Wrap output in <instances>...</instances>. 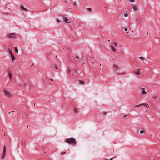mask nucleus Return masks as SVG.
I'll use <instances>...</instances> for the list:
<instances>
[{
    "label": "nucleus",
    "mask_w": 160,
    "mask_h": 160,
    "mask_svg": "<svg viewBox=\"0 0 160 160\" xmlns=\"http://www.w3.org/2000/svg\"><path fill=\"white\" fill-rule=\"evenodd\" d=\"M128 1L129 2H135L134 0H128Z\"/></svg>",
    "instance_id": "25"
},
{
    "label": "nucleus",
    "mask_w": 160,
    "mask_h": 160,
    "mask_svg": "<svg viewBox=\"0 0 160 160\" xmlns=\"http://www.w3.org/2000/svg\"><path fill=\"white\" fill-rule=\"evenodd\" d=\"M36 104V103H34V105H36V104Z\"/></svg>",
    "instance_id": "48"
},
{
    "label": "nucleus",
    "mask_w": 160,
    "mask_h": 160,
    "mask_svg": "<svg viewBox=\"0 0 160 160\" xmlns=\"http://www.w3.org/2000/svg\"><path fill=\"white\" fill-rule=\"evenodd\" d=\"M141 89L142 90V92L143 94H145L147 93V92L145 91L144 88H141Z\"/></svg>",
    "instance_id": "9"
},
{
    "label": "nucleus",
    "mask_w": 160,
    "mask_h": 160,
    "mask_svg": "<svg viewBox=\"0 0 160 160\" xmlns=\"http://www.w3.org/2000/svg\"><path fill=\"white\" fill-rule=\"evenodd\" d=\"M64 49L63 48H61V49H60V51H62V52H63V50H64Z\"/></svg>",
    "instance_id": "32"
},
{
    "label": "nucleus",
    "mask_w": 160,
    "mask_h": 160,
    "mask_svg": "<svg viewBox=\"0 0 160 160\" xmlns=\"http://www.w3.org/2000/svg\"><path fill=\"white\" fill-rule=\"evenodd\" d=\"M87 9L88 11L89 12H91L92 11V8H87Z\"/></svg>",
    "instance_id": "21"
},
{
    "label": "nucleus",
    "mask_w": 160,
    "mask_h": 160,
    "mask_svg": "<svg viewBox=\"0 0 160 160\" xmlns=\"http://www.w3.org/2000/svg\"><path fill=\"white\" fill-rule=\"evenodd\" d=\"M18 35L14 33H11L7 35V37L9 38L16 39Z\"/></svg>",
    "instance_id": "3"
},
{
    "label": "nucleus",
    "mask_w": 160,
    "mask_h": 160,
    "mask_svg": "<svg viewBox=\"0 0 160 160\" xmlns=\"http://www.w3.org/2000/svg\"><path fill=\"white\" fill-rule=\"evenodd\" d=\"M128 28H124V30L125 31H127L128 30Z\"/></svg>",
    "instance_id": "29"
},
{
    "label": "nucleus",
    "mask_w": 160,
    "mask_h": 160,
    "mask_svg": "<svg viewBox=\"0 0 160 160\" xmlns=\"http://www.w3.org/2000/svg\"><path fill=\"white\" fill-rule=\"evenodd\" d=\"M139 59H141V60H145V58H144L142 57H139Z\"/></svg>",
    "instance_id": "22"
},
{
    "label": "nucleus",
    "mask_w": 160,
    "mask_h": 160,
    "mask_svg": "<svg viewBox=\"0 0 160 160\" xmlns=\"http://www.w3.org/2000/svg\"><path fill=\"white\" fill-rule=\"evenodd\" d=\"M71 70H70V69L69 68H68L67 70V72L69 74L70 72H71Z\"/></svg>",
    "instance_id": "23"
},
{
    "label": "nucleus",
    "mask_w": 160,
    "mask_h": 160,
    "mask_svg": "<svg viewBox=\"0 0 160 160\" xmlns=\"http://www.w3.org/2000/svg\"><path fill=\"white\" fill-rule=\"evenodd\" d=\"M102 113L103 114V115L104 116L106 115L107 114V113L106 112H102Z\"/></svg>",
    "instance_id": "26"
},
{
    "label": "nucleus",
    "mask_w": 160,
    "mask_h": 160,
    "mask_svg": "<svg viewBox=\"0 0 160 160\" xmlns=\"http://www.w3.org/2000/svg\"><path fill=\"white\" fill-rule=\"evenodd\" d=\"M32 65H34V63H32Z\"/></svg>",
    "instance_id": "43"
},
{
    "label": "nucleus",
    "mask_w": 160,
    "mask_h": 160,
    "mask_svg": "<svg viewBox=\"0 0 160 160\" xmlns=\"http://www.w3.org/2000/svg\"><path fill=\"white\" fill-rule=\"evenodd\" d=\"M92 63L93 64H94V62H92Z\"/></svg>",
    "instance_id": "50"
},
{
    "label": "nucleus",
    "mask_w": 160,
    "mask_h": 160,
    "mask_svg": "<svg viewBox=\"0 0 160 160\" xmlns=\"http://www.w3.org/2000/svg\"><path fill=\"white\" fill-rule=\"evenodd\" d=\"M10 56L12 61H14L15 59V57H14L13 54L11 55Z\"/></svg>",
    "instance_id": "15"
},
{
    "label": "nucleus",
    "mask_w": 160,
    "mask_h": 160,
    "mask_svg": "<svg viewBox=\"0 0 160 160\" xmlns=\"http://www.w3.org/2000/svg\"><path fill=\"white\" fill-rule=\"evenodd\" d=\"M79 82L82 85H84L85 84V82H84V81L80 80H78Z\"/></svg>",
    "instance_id": "11"
},
{
    "label": "nucleus",
    "mask_w": 160,
    "mask_h": 160,
    "mask_svg": "<svg viewBox=\"0 0 160 160\" xmlns=\"http://www.w3.org/2000/svg\"><path fill=\"white\" fill-rule=\"evenodd\" d=\"M3 91L6 96L8 97H10L11 96V94L7 90L4 89Z\"/></svg>",
    "instance_id": "4"
},
{
    "label": "nucleus",
    "mask_w": 160,
    "mask_h": 160,
    "mask_svg": "<svg viewBox=\"0 0 160 160\" xmlns=\"http://www.w3.org/2000/svg\"><path fill=\"white\" fill-rule=\"evenodd\" d=\"M108 43H109L110 42V40H108Z\"/></svg>",
    "instance_id": "42"
},
{
    "label": "nucleus",
    "mask_w": 160,
    "mask_h": 160,
    "mask_svg": "<svg viewBox=\"0 0 160 160\" xmlns=\"http://www.w3.org/2000/svg\"><path fill=\"white\" fill-rule=\"evenodd\" d=\"M146 104V103H142V104H140V105H135V107H139V106H142V105H144L145 106Z\"/></svg>",
    "instance_id": "14"
},
{
    "label": "nucleus",
    "mask_w": 160,
    "mask_h": 160,
    "mask_svg": "<svg viewBox=\"0 0 160 160\" xmlns=\"http://www.w3.org/2000/svg\"><path fill=\"white\" fill-rule=\"evenodd\" d=\"M57 20L58 22L59 23L60 22V21L58 19H57Z\"/></svg>",
    "instance_id": "36"
},
{
    "label": "nucleus",
    "mask_w": 160,
    "mask_h": 160,
    "mask_svg": "<svg viewBox=\"0 0 160 160\" xmlns=\"http://www.w3.org/2000/svg\"><path fill=\"white\" fill-rule=\"evenodd\" d=\"M74 112L76 113H77L78 112L77 110L76 109H74Z\"/></svg>",
    "instance_id": "33"
},
{
    "label": "nucleus",
    "mask_w": 160,
    "mask_h": 160,
    "mask_svg": "<svg viewBox=\"0 0 160 160\" xmlns=\"http://www.w3.org/2000/svg\"><path fill=\"white\" fill-rule=\"evenodd\" d=\"M66 48L68 50H70V48L69 47H67Z\"/></svg>",
    "instance_id": "35"
},
{
    "label": "nucleus",
    "mask_w": 160,
    "mask_h": 160,
    "mask_svg": "<svg viewBox=\"0 0 160 160\" xmlns=\"http://www.w3.org/2000/svg\"><path fill=\"white\" fill-rule=\"evenodd\" d=\"M8 51L10 55L12 54V50L10 48H8Z\"/></svg>",
    "instance_id": "13"
},
{
    "label": "nucleus",
    "mask_w": 160,
    "mask_h": 160,
    "mask_svg": "<svg viewBox=\"0 0 160 160\" xmlns=\"http://www.w3.org/2000/svg\"><path fill=\"white\" fill-rule=\"evenodd\" d=\"M15 52L18 53V49L17 47H15Z\"/></svg>",
    "instance_id": "18"
},
{
    "label": "nucleus",
    "mask_w": 160,
    "mask_h": 160,
    "mask_svg": "<svg viewBox=\"0 0 160 160\" xmlns=\"http://www.w3.org/2000/svg\"><path fill=\"white\" fill-rule=\"evenodd\" d=\"M27 127L28 128H29L28 127V125H27Z\"/></svg>",
    "instance_id": "47"
},
{
    "label": "nucleus",
    "mask_w": 160,
    "mask_h": 160,
    "mask_svg": "<svg viewBox=\"0 0 160 160\" xmlns=\"http://www.w3.org/2000/svg\"><path fill=\"white\" fill-rule=\"evenodd\" d=\"M145 106L147 108H148L149 107L148 104V103H146L145 104Z\"/></svg>",
    "instance_id": "30"
},
{
    "label": "nucleus",
    "mask_w": 160,
    "mask_h": 160,
    "mask_svg": "<svg viewBox=\"0 0 160 160\" xmlns=\"http://www.w3.org/2000/svg\"><path fill=\"white\" fill-rule=\"evenodd\" d=\"M76 73V70H75V71H74V74H75V73Z\"/></svg>",
    "instance_id": "39"
},
{
    "label": "nucleus",
    "mask_w": 160,
    "mask_h": 160,
    "mask_svg": "<svg viewBox=\"0 0 160 160\" xmlns=\"http://www.w3.org/2000/svg\"><path fill=\"white\" fill-rule=\"evenodd\" d=\"M124 16L125 17H127L128 16V14L127 13H125L124 14Z\"/></svg>",
    "instance_id": "24"
},
{
    "label": "nucleus",
    "mask_w": 160,
    "mask_h": 160,
    "mask_svg": "<svg viewBox=\"0 0 160 160\" xmlns=\"http://www.w3.org/2000/svg\"><path fill=\"white\" fill-rule=\"evenodd\" d=\"M124 117V118H126L127 117V115H124V116H123Z\"/></svg>",
    "instance_id": "38"
},
{
    "label": "nucleus",
    "mask_w": 160,
    "mask_h": 160,
    "mask_svg": "<svg viewBox=\"0 0 160 160\" xmlns=\"http://www.w3.org/2000/svg\"><path fill=\"white\" fill-rule=\"evenodd\" d=\"M10 112H9L8 113V114H9V113H10Z\"/></svg>",
    "instance_id": "49"
},
{
    "label": "nucleus",
    "mask_w": 160,
    "mask_h": 160,
    "mask_svg": "<svg viewBox=\"0 0 160 160\" xmlns=\"http://www.w3.org/2000/svg\"><path fill=\"white\" fill-rule=\"evenodd\" d=\"M75 58L77 59H78L79 58L78 56L76 55L75 56Z\"/></svg>",
    "instance_id": "37"
},
{
    "label": "nucleus",
    "mask_w": 160,
    "mask_h": 160,
    "mask_svg": "<svg viewBox=\"0 0 160 160\" xmlns=\"http://www.w3.org/2000/svg\"><path fill=\"white\" fill-rule=\"evenodd\" d=\"M69 74L72 75V76L73 75V73L72 71H71V72H70Z\"/></svg>",
    "instance_id": "28"
},
{
    "label": "nucleus",
    "mask_w": 160,
    "mask_h": 160,
    "mask_svg": "<svg viewBox=\"0 0 160 160\" xmlns=\"http://www.w3.org/2000/svg\"><path fill=\"white\" fill-rule=\"evenodd\" d=\"M61 17L62 18L63 21H64L65 22H66L67 23H70V21L67 18H66L65 17L62 16L61 15Z\"/></svg>",
    "instance_id": "6"
},
{
    "label": "nucleus",
    "mask_w": 160,
    "mask_h": 160,
    "mask_svg": "<svg viewBox=\"0 0 160 160\" xmlns=\"http://www.w3.org/2000/svg\"><path fill=\"white\" fill-rule=\"evenodd\" d=\"M54 67L56 69H58V66L56 64H54Z\"/></svg>",
    "instance_id": "19"
},
{
    "label": "nucleus",
    "mask_w": 160,
    "mask_h": 160,
    "mask_svg": "<svg viewBox=\"0 0 160 160\" xmlns=\"http://www.w3.org/2000/svg\"><path fill=\"white\" fill-rule=\"evenodd\" d=\"M132 7L133 9L135 11H136L138 10V9L136 7V6L135 5H132Z\"/></svg>",
    "instance_id": "8"
},
{
    "label": "nucleus",
    "mask_w": 160,
    "mask_h": 160,
    "mask_svg": "<svg viewBox=\"0 0 160 160\" xmlns=\"http://www.w3.org/2000/svg\"><path fill=\"white\" fill-rule=\"evenodd\" d=\"M152 97L154 99L156 100H159L158 98V97H157L154 95H152Z\"/></svg>",
    "instance_id": "10"
},
{
    "label": "nucleus",
    "mask_w": 160,
    "mask_h": 160,
    "mask_svg": "<svg viewBox=\"0 0 160 160\" xmlns=\"http://www.w3.org/2000/svg\"><path fill=\"white\" fill-rule=\"evenodd\" d=\"M6 152V148L5 145H4L3 146V154L2 157V159H4L5 158V156Z\"/></svg>",
    "instance_id": "5"
},
{
    "label": "nucleus",
    "mask_w": 160,
    "mask_h": 160,
    "mask_svg": "<svg viewBox=\"0 0 160 160\" xmlns=\"http://www.w3.org/2000/svg\"><path fill=\"white\" fill-rule=\"evenodd\" d=\"M120 1H121V0H120Z\"/></svg>",
    "instance_id": "51"
},
{
    "label": "nucleus",
    "mask_w": 160,
    "mask_h": 160,
    "mask_svg": "<svg viewBox=\"0 0 160 160\" xmlns=\"http://www.w3.org/2000/svg\"><path fill=\"white\" fill-rule=\"evenodd\" d=\"M67 2V0H65V3H66V2Z\"/></svg>",
    "instance_id": "41"
},
{
    "label": "nucleus",
    "mask_w": 160,
    "mask_h": 160,
    "mask_svg": "<svg viewBox=\"0 0 160 160\" xmlns=\"http://www.w3.org/2000/svg\"><path fill=\"white\" fill-rule=\"evenodd\" d=\"M111 47L112 48V50H113V52H116V50L114 48V47L112 45L111 46Z\"/></svg>",
    "instance_id": "17"
},
{
    "label": "nucleus",
    "mask_w": 160,
    "mask_h": 160,
    "mask_svg": "<svg viewBox=\"0 0 160 160\" xmlns=\"http://www.w3.org/2000/svg\"><path fill=\"white\" fill-rule=\"evenodd\" d=\"M20 8L22 10L24 11H28V9L24 7V6L22 5L20 6Z\"/></svg>",
    "instance_id": "7"
},
{
    "label": "nucleus",
    "mask_w": 160,
    "mask_h": 160,
    "mask_svg": "<svg viewBox=\"0 0 160 160\" xmlns=\"http://www.w3.org/2000/svg\"><path fill=\"white\" fill-rule=\"evenodd\" d=\"M140 70V69H139L138 70H137V71H136L135 72V73L136 75H139L140 74V72L139 71Z\"/></svg>",
    "instance_id": "12"
},
{
    "label": "nucleus",
    "mask_w": 160,
    "mask_h": 160,
    "mask_svg": "<svg viewBox=\"0 0 160 160\" xmlns=\"http://www.w3.org/2000/svg\"><path fill=\"white\" fill-rule=\"evenodd\" d=\"M65 142L73 146H75L76 143L75 139L73 137L67 138Z\"/></svg>",
    "instance_id": "1"
},
{
    "label": "nucleus",
    "mask_w": 160,
    "mask_h": 160,
    "mask_svg": "<svg viewBox=\"0 0 160 160\" xmlns=\"http://www.w3.org/2000/svg\"><path fill=\"white\" fill-rule=\"evenodd\" d=\"M145 132V131L144 130H141L140 131V133L141 134H143Z\"/></svg>",
    "instance_id": "20"
},
{
    "label": "nucleus",
    "mask_w": 160,
    "mask_h": 160,
    "mask_svg": "<svg viewBox=\"0 0 160 160\" xmlns=\"http://www.w3.org/2000/svg\"><path fill=\"white\" fill-rule=\"evenodd\" d=\"M66 152H62L61 153V155H63L64 154H65Z\"/></svg>",
    "instance_id": "31"
},
{
    "label": "nucleus",
    "mask_w": 160,
    "mask_h": 160,
    "mask_svg": "<svg viewBox=\"0 0 160 160\" xmlns=\"http://www.w3.org/2000/svg\"><path fill=\"white\" fill-rule=\"evenodd\" d=\"M84 64V63H83L82 64V66H83Z\"/></svg>",
    "instance_id": "40"
},
{
    "label": "nucleus",
    "mask_w": 160,
    "mask_h": 160,
    "mask_svg": "<svg viewBox=\"0 0 160 160\" xmlns=\"http://www.w3.org/2000/svg\"><path fill=\"white\" fill-rule=\"evenodd\" d=\"M8 75L10 80L12 79V75L8 70Z\"/></svg>",
    "instance_id": "16"
},
{
    "label": "nucleus",
    "mask_w": 160,
    "mask_h": 160,
    "mask_svg": "<svg viewBox=\"0 0 160 160\" xmlns=\"http://www.w3.org/2000/svg\"><path fill=\"white\" fill-rule=\"evenodd\" d=\"M114 44L116 46H118V44L116 42H114Z\"/></svg>",
    "instance_id": "34"
},
{
    "label": "nucleus",
    "mask_w": 160,
    "mask_h": 160,
    "mask_svg": "<svg viewBox=\"0 0 160 160\" xmlns=\"http://www.w3.org/2000/svg\"><path fill=\"white\" fill-rule=\"evenodd\" d=\"M137 20H138L137 19H136V22H137Z\"/></svg>",
    "instance_id": "45"
},
{
    "label": "nucleus",
    "mask_w": 160,
    "mask_h": 160,
    "mask_svg": "<svg viewBox=\"0 0 160 160\" xmlns=\"http://www.w3.org/2000/svg\"><path fill=\"white\" fill-rule=\"evenodd\" d=\"M50 80H52V81H53V79H52L51 78H50Z\"/></svg>",
    "instance_id": "44"
},
{
    "label": "nucleus",
    "mask_w": 160,
    "mask_h": 160,
    "mask_svg": "<svg viewBox=\"0 0 160 160\" xmlns=\"http://www.w3.org/2000/svg\"><path fill=\"white\" fill-rule=\"evenodd\" d=\"M113 69L114 73H115L117 75H124L125 73H118L117 72V70L119 68V67L116 65H113L112 66Z\"/></svg>",
    "instance_id": "2"
},
{
    "label": "nucleus",
    "mask_w": 160,
    "mask_h": 160,
    "mask_svg": "<svg viewBox=\"0 0 160 160\" xmlns=\"http://www.w3.org/2000/svg\"><path fill=\"white\" fill-rule=\"evenodd\" d=\"M73 4L75 6H77V3H76V2L75 1H74L73 2Z\"/></svg>",
    "instance_id": "27"
},
{
    "label": "nucleus",
    "mask_w": 160,
    "mask_h": 160,
    "mask_svg": "<svg viewBox=\"0 0 160 160\" xmlns=\"http://www.w3.org/2000/svg\"><path fill=\"white\" fill-rule=\"evenodd\" d=\"M25 86H27V85L26 84H25Z\"/></svg>",
    "instance_id": "46"
}]
</instances>
